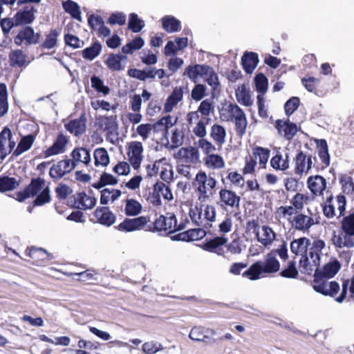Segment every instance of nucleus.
I'll use <instances>...</instances> for the list:
<instances>
[{
    "label": "nucleus",
    "mask_w": 354,
    "mask_h": 354,
    "mask_svg": "<svg viewBox=\"0 0 354 354\" xmlns=\"http://www.w3.org/2000/svg\"><path fill=\"white\" fill-rule=\"evenodd\" d=\"M127 57L124 55L111 54L106 61L108 68L113 71H121L126 64Z\"/></svg>",
    "instance_id": "39"
},
{
    "label": "nucleus",
    "mask_w": 354,
    "mask_h": 354,
    "mask_svg": "<svg viewBox=\"0 0 354 354\" xmlns=\"http://www.w3.org/2000/svg\"><path fill=\"white\" fill-rule=\"evenodd\" d=\"M95 216L100 224L106 226H111L115 221V215L106 207H97Z\"/></svg>",
    "instance_id": "30"
},
{
    "label": "nucleus",
    "mask_w": 354,
    "mask_h": 354,
    "mask_svg": "<svg viewBox=\"0 0 354 354\" xmlns=\"http://www.w3.org/2000/svg\"><path fill=\"white\" fill-rule=\"evenodd\" d=\"M29 256L38 266L53 259V255L48 253L44 249L37 248H32L29 251Z\"/></svg>",
    "instance_id": "41"
},
{
    "label": "nucleus",
    "mask_w": 354,
    "mask_h": 354,
    "mask_svg": "<svg viewBox=\"0 0 354 354\" xmlns=\"http://www.w3.org/2000/svg\"><path fill=\"white\" fill-rule=\"evenodd\" d=\"M10 65L12 66H23L26 62V56L21 50H15L9 55Z\"/></svg>",
    "instance_id": "55"
},
{
    "label": "nucleus",
    "mask_w": 354,
    "mask_h": 354,
    "mask_svg": "<svg viewBox=\"0 0 354 354\" xmlns=\"http://www.w3.org/2000/svg\"><path fill=\"white\" fill-rule=\"evenodd\" d=\"M325 278H314L313 288L317 292L325 296L334 297L340 290L339 283L335 281H328Z\"/></svg>",
    "instance_id": "8"
},
{
    "label": "nucleus",
    "mask_w": 354,
    "mask_h": 354,
    "mask_svg": "<svg viewBox=\"0 0 354 354\" xmlns=\"http://www.w3.org/2000/svg\"><path fill=\"white\" fill-rule=\"evenodd\" d=\"M313 157L299 152L295 159V174L300 176L306 175L312 168Z\"/></svg>",
    "instance_id": "19"
},
{
    "label": "nucleus",
    "mask_w": 354,
    "mask_h": 354,
    "mask_svg": "<svg viewBox=\"0 0 354 354\" xmlns=\"http://www.w3.org/2000/svg\"><path fill=\"white\" fill-rule=\"evenodd\" d=\"M256 90L259 93L265 94L268 90V81L267 77L262 73L256 75L254 78Z\"/></svg>",
    "instance_id": "62"
},
{
    "label": "nucleus",
    "mask_w": 354,
    "mask_h": 354,
    "mask_svg": "<svg viewBox=\"0 0 354 354\" xmlns=\"http://www.w3.org/2000/svg\"><path fill=\"white\" fill-rule=\"evenodd\" d=\"M163 349V346L155 341L145 342L142 346V351L144 354H156Z\"/></svg>",
    "instance_id": "58"
},
{
    "label": "nucleus",
    "mask_w": 354,
    "mask_h": 354,
    "mask_svg": "<svg viewBox=\"0 0 354 354\" xmlns=\"http://www.w3.org/2000/svg\"><path fill=\"white\" fill-rule=\"evenodd\" d=\"M62 6L64 10L69 13L73 18L78 20L79 21H82L80 6L77 3L71 0H68L62 3Z\"/></svg>",
    "instance_id": "50"
},
{
    "label": "nucleus",
    "mask_w": 354,
    "mask_h": 354,
    "mask_svg": "<svg viewBox=\"0 0 354 354\" xmlns=\"http://www.w3.org/2000/svg\"><path fill=\"white\" fill-rule=\"evenodd\" d=\"M241 197L234 192L222 188L218 192L217 205L224 209L239 208Z\"/></svg>",
    "instance_id": "9"
},
{
    "label": "nucleus",
    "mask_w": 354,
    "mask_h": 354,
    "mask_svg": "<svg viewBox=\"0 0 354 354\" xmlns=\"http://www.w3.org/2000/svg\"><path fill=\"white\" fill-rule=\"evenodd\" d=\"M202 79L211 87L212 93L220 86L218 75L210 66L206 65Z\"/></svg>",
    "instance_id": "32"
},
{
    "label": "nucleus",
    "mask_w": 354,
    "mask_h": 354,
    "mask_svg": "<svg viewBox=\"0 0 354 354\" xmlns=\"http://www.w3.org/2000/svg\"><path fill=\"white\" fill-rule=\"evenodd\" d=\"M217 180L205 171H199L194 178V187L198 194V199L202 202L206 201L216 187Z\"/></svg>",
    "instance_id": "5"
},
{
    "label": "nucleus",
    "mask_w": 354,
    "mask_h": 354,
    "mask_svg": "<svg viewBox=\"0 0 354 354\" xmlns=\"http://www.w3.org/2000/svg\"><path fill=\"white\" fill-rule=\"evenodd\" d=\"M184 97L183 88L181 86H176L174 88L172 92L169 95L166 99L164 105L163 111L165 113H171L181 102Z\"/></svg>",
    "instance_id": "20"
},
{
    "label": "nucleus",
    "mask_w": 354,
    "mask_h": 354,
    "mask_svg": "<svg viewBox=\"0 0 354 354\" xmlns=\"http://www.w3.org/2000/svg\"><path fill=\"white\" fill-rule=\"evenodd\" d=\"M348 289L351 295H354V274L350 279H346L343 281L340 295L335 299L337 303L341 304L345 300Z\"/></svg>",
    "instance_id": "54"
},
{
    "label": "nucleus",
    "mask_w": 354,
    "mask_h": 354,
    "mask_svg": "<svg viewBox=\"0 0 354 354\" xmlns=\"http://www.w3.org/2000/svg\"><path fill=\"white\" fill-rule=\"evenodd\" d=\"M35 140V136L32 134L22 136L17 148L12 152V156L18 157L28 151L32 146Z\"/></svg>",
    "instance_id": "35"
},
{
    "label": "nucleus",
    "mask_w": 354,
    "mask_h": 354,
    "mask_svg": "<svg viewBox=\"0 0 354 354\" xmlns=\"http://www.w3.org/2000/svg\"><path fill=\"white\" fill-rule=\"evenodd\" d=\"M196 144L206 156L213 154L216 151V145H214L205 138H200Z\"/></svg>",
    "instance_id": "57"
},
{
    "label": "nucleus",
    "mask_w": 354,
    "mask_h": 354,
    "mask_svg": "<svg viewBox=\"0 0 354 354\" xmlns=\"http://www.w3.org/2000/svg\"><path fill=\"white\" fill-rule=\"evenodd\" d=\"M205 234V231L203 229L190 230L178 234V239L185 241H193L203 238Z\"/></svg>",
    "instance_id": "51"
},
{
    "label": "nucleus",
    "mask_w": 354,
    "mask_h": 354,
    "mask_svg": "<svg viewBox=\"0 0 354 354\" xmlns=\"http://www.w3.org/2000/svg\"><path fill=\"white\" fill-rule=\"evenodd\" d=\"M205 165L212 169H221L225 167V161L222 156L218 154H211L204 159Z\"/></svg>",
    "instance_id": "48"
},
{
    "label": "nucleus",
    "mask_w": 354,
    "mask_h": 354,
    "mask_svg": "<svg viewBox=\"0 0 354 354\" xmlns=\"http://www.w3.org/2000/svg\"><path fill=\"white\" fill-rule=\"evenodd\" d=\"M235 97L236 101L243 106H251L253 104L248 84H239L235 90Z\"/></svg>",
    "instance_id": "24"
},
{
    "label": "nucleus",
    "mask_w": 354,
    "mask_h": 354,
    "mask_svg": "<svg viewBox=\"0 0 354 354\" xmlns=\"http://www.w3.org/2000/svg\"><path fill=\"white\" fill-rule=\"evenodd\" d=\"M142 210V204L135 198L127 197L122 201V212L128 217L138 216Z\"/></svg>",
    "instance_id": "21"
},
{
    "label": "nucleus",
    "mask_w": 354,
    "mask_h": 354,
    "mask_svg": "<svg viewBox=\"0 0 354 354\" xmlns=\"http://www.w3.org/2000/svg\"><path fill=\"white\" fill-rule=\"evenodd\" d=\"M310 241L306 237H300L294 239L290 243V251L296 255H300L301 257L305 256L308 252V248L310 247Z\"/></svg>",
    "instance_id": "29"
},
{
    "label": "nucleus",
    "mask_w": 354,
    "mask_h": 354,
    "mask_svg": "<svg viewBox=\"0 0 354 354\" xmlns=\"http://www.w3.org/2000/svg\"><path fill=\"white\" fill-rule=\"evenodd\" d=\"M330 241L337 250L354 248V235L343 230L333 231Z\"/></svg>",
    "instance_id": "11"
},
{
    "label": "nucleus",
    "mask_w": 354,
    "mask_h": 354,
    "mask_svg": "<svg viewBox=\"0 0 354 354\" xmlns=\"http://www.w3.org/2000/svg\"><path fill=\"white\" fill-rule=\"evenodd\" d=\"M307 186L313 194L320 196L326 187V180L319 175L311 176L307 180Z\"/></svg>",
    "instance_id": "25"
},
{
    "label": "nucleus",
    "mask_w": 354,
    "mask_h": 354,
    "mask_svg": "<svg viewBox=\"0 0 354 354\" xmlns=\"http://www.w3.org/2000/svg\"><path fill=\"white\" fill-rule=\"evenodd\" d=\"M270 150L268 148L255 147L252 149L253 158L259 161L261 168L265 169L270 158Z\"/></svg>",
    "instance_id": "42"
},
{
    "label": "nucleus",
    "mask_w": 354,
    "mask_h": 354,
    "mask_svg": "<svg viewBox=\"0 0 354 354\" xmlns=\"http://www.w3.org/2000/svg\"><path fill=\"white\" fill-rule=\"evenodd\" d=\"M149 222L148 216H136L134 218H126L120 223L117 228L122 232H133L140 230Z\"/></svg>",
    "instance_id": "15"
},
{
    "label": "nucleus",
    "mask_w": 354,
    "mask_h": 354,
    "mask_svg": "<svg viewBox=\"0 0 354 354\" xmlns=\"http://www.w3.org/2000/svg\"><path fill=\"white\" fill-rule=\"evenodd\" d=\"M34 201L35 205H42L50 200V190L48 184L40 178L32 180L30 184L17 194V199L23 201L29 197L36 196Z\"/></svg>",
    "instance_id": "3"
},
{
    "label": "nucleus",
    "mask_w": 354,
    "mask_h": 354,
    "mask_svg": "<svg viewBox=\"0 0 354 354\" xmlns=\"http://www.w3.org/2000/svg\"><path fill=\"white\" fill-rule=\"evenodd\" d=\"M169 136L170 147L173 149L177 148L183 143L185 137L184 128L182 126H175L174 128L170 130Z\"/></svg>",
    "instance_id": "38"
},
{
    "label": "nucleus",
    "mask_w": 354,
    "mask_h": 354,
    "mask_svg": "<svg viewBox=\"0 0 354 354\" xmlns=\"http://www.w3.org/2000/svg\"><path fill=\"white\" fill-rule=\"evenodd\" d=\"M71 157L75 167L79 164L88 167L91 162L90 151L85 147H75L71 151Z\"/></svg>",
    "instance_id": "22"
},
{
    "label": "nucleus",
    "mask_w": 354,
    "mask_h": 354,
    "mask_svg": "<svg viewBox=\"0 0 354 354\" xmlns=\"http://www.w3.org/2000/svg\"><path fill=\"white\" fill-rule=\"evenodd\" d=\"M341 229L354 235V213L350 214L342 219Z\"/></svg>",
    "instance_id": "64"
},
{
    "label": "nucleus",
    "mask_w": 354,
    "mask_h": 354,
    "mask_svg": "<svg viewBox=\"0 0 354 354\" xmlns=\"http://www.w3.org/2000/svg\"><path fill=\"white\" fill-rule=\"evenodd\" d=\"M205 66V64L188 66L185 69L184 75H187L192 82L196 83L202 79Z\"/></svg>",
    "instance_id": "34"
},
{
    "label": "nucleus",
    "mask_w": 354,
    "mask_h": 354,
    "mask_svg": "<svg viewBox=\"0 0 354 354\" xmlns=\"http://www.w3.org/2000/svg\"><path fill=\"white\" fill-rule=\"evenodd\" d=\"M68 142L69 139L67 136L59 134L53 145L44 151L45 158L64 153Z\"/></svg>",
    "instance_id": "23"
},
{
    "label": "nucleus",
    "mask_w": 354,
    "mask_h": 354,
    "mask_svg": "<svg viewBox=\"0 0 354 354\" xmlns=\"http://www.w3.org/2000/svg\"><path fill=\"white\" fill-rule=\"evenodd\" d=\"M203 210V215L206 221V229L212 227V223L216 221V209L213 205H203L198 207Z\"/></svg>",
    "instance_id": "45"
},
{
    "label": "nucleus",
    "mask_w": 354,
    "mask_h": 354,
    "mask_svg": "<svg viewBox=\"0 0 354 354\" xmlns=\"http://www.w3.org/2000/svg\"><path fill=\"white\" fill-rule=\"evenodd\" d=\"M328 250L324 240L319 239L314 240L308 252L299 260L301 272L308 274H311L315 268L319 266L322 258L324 255H327Z\"/></svg>",
    "instance_id": "1"
},
{
    "label": "nucleus",
    "mask_w": 354,
    "mask_h": 354,
    "mask_svg": "<svg viewBox=\"0 0 354 354\" xmlns=\"http://www.w3.org/2000/svg\"><path fill=\"white\" fill-rule=\"evenodd\" d=\"M342 189L344 194L351 195L354 192V181L351 176H344L341 180Z\"/></svg>",
    "instance_id": "63"
},
{
    "label": "nucleus",
    "mask_w": 354,
    "mask_h": 354,
    "mask_svg": "<svg viewBox=\"0 0 354 354\" xmlns=\"http://www.w3.org/2000/svg\"><path fill=\"white\" fill-rule=\"evenodd\" d=\"M101 49V45L99 43H95L93 46L83 50V57L86 59L93 60L100 53Z\"/></svg>",
    "instance_id": "61"
},
{
    "label": "nucleus",
    "mask_w": 354,
    "mask_h": 354,
    "mask_svg": "<svg viewBox=\"0 0 354 354\" xmlns=\"http://www.w3.org/2000/svg\"><path fill=\"white\" fill-rule=\"evenodd\" d=\"M77 207L82 209H90L96 204V199L91 195L84 192L78 193L75 196Z\"/></svg>",
    "instance_id": "33"
},
{
    "label": "nucleus",
    "mask_w": 354,
    "mask_h": 354,
    "mask_svg": "<svg viewBox=\"0 0 354 354\" xmlns=\"http://www.w3.org/2000/svg\"><path fill=\"white\" fill-rule=\"evenodd\" d=\"M154 227L158 231H168L169 233L181 230L180 225H177L175 214L171 212L160 215L155 221Z\"/></svg>",
    "instance_id": "12"
},
{
    "label": "nucleus",
    "mask_w": 354,
    "mask_h": 354,
    "mask_svg": "<svg viewBox=\"0 0 354 354\" xmlns=\"http://www.w3.org/2000/svg\"><path fill=\"white\" fill-rule=\"evenodd\" d=\"M163 28L168 32H174L180 28V21L172 16H167L162 19Z\"/></svg>",
    "instance_id": "53"
},
{
    "label": "nucleus",
    "mask_w": 354,
    "mask_h": 354,
    "mask_svg": "<svg viewBox=\"0 0 354 354\" xmlns=\"http://www.w3.org/2000/svg\"><path fill=\"white\" fill-rule=\"evenodd\" d=\"M144 148L141 142L131 141L127 143V155L134 169L140 168L144 158Z\"/></svg>",
    "instance_id": "7"
},
{
    "label": "nucleus",
    "mask_w": 354,
    "mask_h": 354,
    "mask_svg": "<svg viewBox=\"0 0 354 354\" xmlns=\"http://www.w3.org/2000/svg\"><path fill=\"white\" fill-rule=\"evenodd\" d=\"M153 191L158 197L162 196L165 200L171 201L174 198L171 189L162 182H157Z\"/></svg>",
    "instance_id": "52"
},
{
    "label": "nucleus",
    "mask_w": 354,
    "mask_h": 354,
    "mask_svg": "<svg viewBox=\"0 0 354 354\" xmlns=\"http://www.w3.org/2000/svg\"><path fill=\"white\" fill-rule=\"evenodd\" d=\"M242 66L247 73H252L259 63L257 53L250 52L245 53L241 59Z\"/></svg>",
    "instance_id": "36"
},
{
    "label": "nucleus",
    "mask_w": 354,
    "mask_h": 354,
    "mask_svg": "<svg viewBox=\"0 0 354 354\" xmlns=\"http://www.w3.org/2000/svg\"><path fill=\"white\" fill-rule=\"evenodd\" d=\"M189 216L191 220L196 225L206 228V221L203 217V210L198 206L192 207L189 209Z\"/></svg>",
    "instance_id": "49"
},
{
    "label": "nucleus",
    "mask_w": 354,
    "mask_h": 354,
    "mask_svg": "<svg viewBox=\"0 0 354 354\" xmlns=\"http://www.w3.org/2000/svg\"><path fill=\"white\" fill-rule=\"evenodd\" d=\"M99 126L100 129L106 131L108 135L115 133L118 129L116 118L113 116L102 117L99 120Z\"/></svg>",
    "instance_id": "44"
},
{
    "label": "nucleus",
    "mask_w": 354,
    "mask_h": 354,
    "mask_svg": "<svg viewBox=\"0 0 354 354\" xmlns=\"http://www.w3.org/2000/svg\"><path fill=\"white\" fill-rule=\"evenodd\" d=\"M220 119L234 122L237 136L242 137L246 131L248 120L243 110L236 104H226L219 110Z\"/></svg>",
    "instance_id": "2"
},
{
    "label": "nucleus",
    "mask_w": 354,
    "mask_h": 354,
    "mask_svg": "<svg viewBox=\"0 0 354 354\" xmlns=\"http://www.w3.org/2000/svg\"><path fill=\"white\" fill-rule=\"evenodd\" d=\"M279 235L268 225H263L256 237L257 241L267 249L271 248L278 241Z\"/></svg>",
    "instance_id": "14"
},
{
    "label": "nucleus",
    "mask_w": 354,
    "mask_h": 354,
    "mask_svg": "<svg viewBox=\"0 0 354 354\" xmlns=\"http://www.w3.org/2000/svg\"><path fill=\"white\" fill-rule=\"evenodd\" d=\"M227 239L223 236L215 237L204 244V249L209 252H215L220 246L227 243Z\"/></svg>",
    "instance_id": "60"
},
{
    "label": "nucleus",
    "mask_w": 354,
    "mask_h": 354,
    "mask_svg": "<svg viewBox=\"0 0 354 354\" xmlns=\"http://www.w3.org/2000/svg\"><path fill=\"white\" fill-rule=\"evenodd\" d=\"M178 156L185 163H193L198 159L199 153L198 149L188 147L181 148L178 151Z\"/></svg>",
    "instance_id": "40"
},
{
    "label": "nucleus",
    "mask_w": 354,
    "mask_h": 354,
    "mask_svg": "<svg viewBox=\"0 0 354 354\" xmlns=\"http://www.w3.org/2000/svg\"><path fill=\"white\" fill-rule=\"evenodd\" d=\"M86 118L84 116H81L77 119L71 120L65 124V128L71 133L75 136H80L82 135L86 131Z\"/></svg>",
    "instance_id": "31"
},
{
    "label": "nucleus",
    "mask_w": 354,
    "mask_h": 354,
    "mask_svg": "<svg viewBox=\"0 0 354 354\" xmlns=\"http://www.w3.org/2000/svg\"><path fill=\"white\" fill-rule=\"evenodd\" d=\"M270 166L275 170L284 171L289 168V156L288 153L283 154L277 151L270 161Z\"/></svg>",
    "instance_id": "28"
},
{
    "label": "nucleus",
    "mask_w": 354,
    "mask_h": 354,
    "mask_svg": "<svg viewBox=\"0 0 354 354\" xmlns=\"http://www.w3.org/2000/svg\"><path fill=\"white\" fill-rule=\"evenodd\" d=\"M15 145L11 130L7 127H4L0 133V159L4 160L8 154L13 152Z\"/></svg>",
    "instance_id": "13"
},
{
    "label": "nucleus",
    "mask_w": 354,
    "mask_h": 354,
    "mask_svg": "<svg viewBox=\"0 0 354 354\" xmlns=\"http://www.w3.org/2000/svg\"><path fill=\"white\" fill-rule=\"evenodd\" d=\"M209 136L215 145L219 148H221L226 142L227 131L223 126L218 124H214L211 127Z\"/></svg>",
    "instance_id": "27"
},
{
    "label": "nucleus",
    "mask_w": 354,
    "mask_h": 354,
    "mask_svg": "<svg viewBox=\"0 0 354 354\" xmlns=\"http://www.w3.org/2000/svg\"><path fill=\"white\" fill-rule=\"evenodd\" d=\"M276 217L279 220H287L291 224L294 216L297 214L291 205L280 206L276 209Z\"/></svg>",
    "instance_id": "47"
},
{
    "label": "nucleus",
    "mask_w": 354,
    "mask_h": 354,
    "mask_svg": "<svg viewBox=\"0 0 354 354\" xmlns=\"http://www.w3.org/2000/svg\"><path fill=\"white\" fill-rule=\"evenodd\" d=\"M94 165L96 167L104 168L110 162V157L107 150L104 147H99L93 152Z\"/></svg>",
    "instance_id": "37"
},
{
    "label": "nucleus",
    "mask_w": 354,
    "mask_h": 354,
    "mask_svg": "<svg viewBox=\"0 0 354 354\" xmlns=\"http://www.w3.org/2000/svg\"><path fill=\"white\" fill-rule=\"evenodd\" d=\"M275 127L278 130L279 133L288 140L292 138L298 131L297 126L289 121L278 120L276 122Z\"/></svg>",
    "instance_id": "26"
},
{
    "label": "nucleus",
    "mask_w": 354,
    "mask_h": 354,
    "mask_svg": "<svg viewBox=\"0 0 354 354\" xmlns=\"http://www.w3.org/2000/svg\"><path fill=\"white\" fill-rule=\"evenodd\" d=\"M207 96V87L203 84H196L191 91L192 99L194 101H200Z\"/></svg>",
    "instance_id": "59"
},
{
    "label": "nucleus",
    "mask_w": 354,
    "mask_h": 354,
    "mask_svg": "<svg viewBox=\"0 0 354 354\" xmlns=\"http://www.w3.org/2000/svg\"><path fill=\"white\" fill-rule=\"evenodd\" d=\"M280 263L275 257V252H269L265 257L263 261H257L252 264L243 276L251 280H256L265 274H272L278 272Z\"/></svg>",
    "instance_id": "4"
},
{
    "label": "nucleus",
    "mask_w": 354,
    "mask_h": 354,
    "mask_svg": "<svg viewBox=\"0 0 354 354\" xmlns=\"http://www.w3.org/2000/svg\"><path fill=\"white\" fill-rule=\"evenodd\" d=\"M317 223L311 216L306 215L301 212H297L292 221H291V226L292 228L303 232L304 233L308 232L310 228Z\"/></svg>",
    "instance_id": "17"
},
{
    "label": "nucleus",
    "mask_w": 354,
    "mask_h": 354,
    "mask_svg": "<svg viewBox=\"0 0 354 354\" xmlns=\"http://www.w3.org/2000/svg\"><path fill=\"white\" fill-rule=\"evenodd\" d=\"M341 268L340 262L335 257H332L323 267L315 268L314 278L331 279L338 273Z\"/></svg>",
    "instance_id": "10"
},
{
    "label": "nucleus",
    "mask_w": 354,
    "mask_h": 354,
    "mask_svg": "<svg viewBox=\"0 0 354 354\" xmlns=\"http://www.w3.org/2000/svg\"><path fill=\"white\" fill-rule=\"evenodd\" d=\"M318 154L322 162L326 166L330 164V156L327 142L325 140H320L318 144Z\"/></svg>",
    "instance_id": "56"
},
{
    "label": "nucleus",
    "mask_w": 354,
    "mask_h": 354,
    "mask_svg": "<svg viewBox=\"0 0 354 354\" xmlns=\"http://www.w3.org/2000/svg\"><path fill=\"white\" fill-rule=\"evenodd\" d=\"M75 168L74 162L66 158L54 164L50 169L49 174L53 178L59 179Z\"/></svg>",
    "instance_id": "18"
},
{
    "label": "nucleus",
    "mask_w": 354,
    "mask_h": 354,
    "mask_svg": "<svg viewBox=\"0 0 354 354\" xmlns=\"http://www.w3.org/2000/svg\"><path fill=\"white\" fill-rule=\"evenodd\" d=\"M121 191L115 189H104L101 191L100 203L107 205L113 203L121 196Z\"/></svg>",
    "instance_id": "46"
},
{
    "label": "nucleus",
    "mask_w": 354,
    "mask_h": 354,
    "mask_svg": "<svg viewBox=\"0 0 354 354\" xmlns=\"http://www.w3.org/2000/svg\"><path fill=\"white\" fill-rule=\"evenodd\" d=\"M346 205V197L339 194L335 198L330 196L323 207L324 214L327 218L340 217L343 215Z\"/></svg>",
    "instance_id": "6"
},
{
    "label": "nucleus",
    "mask_w": 354,
    "mask_h": 354,
    "mask_svg": "<svg viewBox=\"0 0 354 354\" xmlns=\"http://www.w3.org/2000/svg\"><path fill=\"white\" fill-rule=\"evenodd\" d=\"M14 17L15 24H18V26L30 24L35 19L33 9L27 8L24 10H20L15 14Z\"/></svg>",
    "instance_id": "43"
},
{
    "label": "nucleus",
    "mask_w": 354,
    "mask_h": 354,
    "mask_svg": "<svg viewBox=\"0 0 354 354\" xmlns=\"http://www.w3.org/2000/svg\"><path fill=\"white\" fill-rule=\"evenodd\" d=\"M39 37V34H35L31 27L26 26L19 31L14 38V42L21 46L35 44L38 42Z\"/></svg>",
    "instance_id": "16"
}]
</instances>
